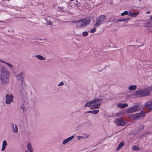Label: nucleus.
Wrapping results in <instances>:
<instances>
[{"mask_svg": "<svg viewBox=\"0 0 152 152\" xmlns=\"http://www.w3.org/2000/svg\"><path fill=\"white\" fill-rule=\"evenodd\" d=\"M9 73L7 69L4 66L2 67L1 69L0 80L3 84H6L9 82Z\"/></svg>", "mask_w": 152, "mask_h": 152, "instance_id": "obj_1", "label": "nucleus"}, {"mask_svg": "<svg viewBox=\"0 0 152 152\" xmlns=\"http://www.w3.org/2000/svg\"><path fill=\"white\" fill-rule=\"evenodd\" d=\"M91 22V19L89 18H85L80 20L78 21L77 26L80 28L86 26L89 24Z\"/></svg>", "mask_w": 152, "mask_h": 152, "instance_id": "obj_2", "label": "nucleus"}, {"mask_svg": "<svg viewBox=\"0 0 152 152\" xmlns=\"http://www.w3.org/2000/svg\"><path fill=\"white\" fill-rule=\"evenodd\" d=\"M141 105H135L132 107L128 108L126 112L127 113H132L140 110L142 108Z\"/></svg>", "mask_w": 152, "mask_h": 152, "instance_id": "obj_3", "label": "nucleus"}, {"mask_svg": "<svg viewBox=\"0 0 152 152\" xmlns=\"http://www.w3.org/2000/svg\"><path fill=\"white\" fill-rule=\"evenodd\" d=\"M102 101V99H95L90 102L86 103L85 105V107H88L96 105L97 104L100 103Z\"/></svg>", "mask_w": 152, "mask_h": 152, "instance_id": "obj_4", "label": "nucleus"}, {"mask_svg": "<svg viewBox=\"0 0 152 152\" xmlns=\"http://www.w3.org/2000/svg\"><path fill=\"white\" fill-rule=\"evenodd\" d=\"M105 18L106 16L104 15H101L99 16L96 19V22L95 24V26H99L104 21Z\"/></svg>", "mask_w": 152, "mask_h": 152, "instance_id": "obj_5", "label": "nucleus"}, {"mask_svg": "<svg viewBox=\"0 0 152 152\" xmlns=\"http://www.w3.org/2000/svg\"><path fill=\"white\" fill-rule=\"evenodd\" d=\"M134 115L135 120L140 119L141 118L144 116L145 113L142 111H141L140 113H137L134 114Z\"/></svg>", "mask_w": 152, "mask_h": 152, "instance_id": "obj_6", "label": "nucleus"}, {"mask_svg": "<svg viewBox=\"0 0 152 152\" xmlns=\"http://www.w3.org/2000/svg\"><path fill=\"white\" fill-rule=\"evenodd\" d=\"M115 123L119 126H124L126 125V123L122 118H117L115 120Z\"/></svg>", "mask_w": 152, "mask_h": 152, "instance_id": "obj_7", "label": "nucleus"}, {"mask_svg": "<svg viewBox=\"0 0 152 152\" xmlns=\"http://www.w3.org/2000/svg\"><path fill=\"white\" fill-rule=\"evenodd\" d=\"M5 103L7 104H10L11 102H13V96L12 94H7L5 96Z\"/></svg>", "mask_w": 152, "mask_h": 152, "instance_id": "obj_8", "label": "nucleus"}, {"mask_svg": "<svg viewBox=\"0 0 152 152\" xmlns=\"http://www.w3.org/2000/svg\"><path fill=\"white\" fill-rule=\"evenodd\" d=\"M24 73L23 72H21L18 74L17 76V80H20L22 81L24 79Z\"/></svg>", "mask_w": 152, "mask_h": 152, "instance_id": "obj_9", "label": "nucleus"}, {"mask_svg": "<svg viewBox=\"0 0 152 152\" xmlns=\"http://www.w3.org/2000/svg\"><path fill=\"white\" fill-rule=\"evenodd\" d=\"M27 150H26L25 152H33V148L31 142H28L27 144Z\"/></svg>", "mask_w": 152, "mask_h": 152, "instance_id": "obj_10", "label": "nucleus"}, {"mask_svg": "<svg viewBox=\"0 0 152 152\" xmlns=\"http://www.w3.org/2000/svg\"><path fill=\"white\" fill-rule=\"evenodd\" d=\"M74 135H72L71 137H69L67 138L64 140L63 142L62 143L64 145H65L69 141L72 140L74 137Z\"/></svg>", "mask_w": 152, "mask_h": 152, "instance_id": "obj_11", "label": "nucleus"}, {"mask_svg": "<svg viewBox=\"0 0 152 152\" xmlns=\"http://www.w3.org/2000/svg\"><path fill=\"white\" fill-rule=\"evenodd\" d=\"M146 107H148V108L150 110H152V100L149 102H147L145 104Z\"/></svg>", "mask_w": 152, "mask_h": 152, "instance_id": "obj_12", "label": "nucleus"}, {"mask_svg": "<svg viewBox=\"0 0 152 152\" xmlns=\"http://www.w3.org/2000/svg\"><path fill=\"white\" fill-rule=\"evenodd\" d=\"M11 125L12 126V131L14 133H17L18 132V129L17 126L15 125V126L13 123H11Z\"/></svg>", "mask_w": 152, "mask_h": 152, "instance_id": "obj_13", "label": "nucleus"}, {"mask_svg": "<svg viewBox=\"0 0 152 152\" xmlns=\"http://www.w3.org/2000/svg\"><path fill=\"white\" fill-rule=\"evenodd\" d=\"M142 91H139L135 92L134 94L137 97H142L143 96V93Z\"/></svg>", "mask_w": 152, "mask_h": 152, "instance_id": "obj_14", "label": "nucleus"}, {"mask_svg": "<svg viewBox=\"0 0 152 152\" xmlns=\"http://www.w3.org/2000/svg\"><path fill=\"white\" fill-rule=\"evenodd\" d=\"M101 104V103L97 104L95 105L91 106V107L90 109L91 110H94L95 109H97L99 108L100 107V105Z\"/></svg>", "mask_w": 152, "mask_h": 152, "instance_id": "obj_15", "label": "nucleus"}, {"mask_svg": "<svg viewBox=\"0 0 152 152\" xmlns=\"http://www.w3.org/2000/svg\"><path fill=\"white\" fill-rule=\"evenodd\" d=\"M7 145V142L6 140H4L2 142L1 151H4L6 148V147Z\"/></svg>", "mask_w": 152, "mask_h": 152, "instance_id": "obj_16", "label": "nucleus"}, {"mask_svg": "<svg viewBox=\"0 0 152 152\" xmlns=\"http://www.w3.org/2000/svg\"><path fill=\"white\" fill-rule=\"evenodd\" d=\"M117 106L120 108H124L127 107L128 106V105L127 103H126L124 104L122 103H119L117 104Z\"/></svg>", "mask_w": 152, "mask_h": 152, "instance_id": "obj_17", "label": "nucleus"}, {"mask_svg": "<svg viewBox=\"0 0 152 152\" xmlns=\"http://www.w3.org/2000/svg\"><path fill=\"white\" fill-rule=\"evenodd\" d=\"M139 14V12H129V16H131L132 17H135Z\"/></svg>", "mask_w": 152, "mask_h": 152, "instance_id": "obj_18", "label": "nucleus"}, {"mask_svg": "<svg viewBox=\"0 0 152 152\" xmlns=\"http://www.w3.org/2000/svg\"><path fill=\"white\" fill-rule=\"evenodd\" d=\"M90 125V123L88 121H86L83 124V127L85 128L89 127Z\"/></svg>", "mask_w": 152, "mask_h": 152, "instance_id": "obj_19", "label": "nucleus"}, {"mask_svg": "<svg viewBox=\"0 0 152 152\" xmlns=\"http://www.w3.org/2000/svg\"><path fill=\"white\" fill-rule=\"evenodd\" d=\"M137 88V86L136 85H131L129 86L128 89L130 91L135 90Z\"/></svg>", "mask_w": 152, "mask_h": 152, "instance_id": "obj_20", "label": "nucleus"}, {"mask_svg": "<svg viewBox=\"0 0 152 152\" xmlns=\"http://www.w3.org/2000/svg\"><path fill=\"white\" fill-rule=\"evenodd\" d=\"M99 110H94L93 111H88L87 112L88 113H93L94 114H96L99 113Z\"/></svg>", "mask_w": 152, "mask_h": 152, "instance_id": "obj_21", "label": "nucleus"}, {"mask_svg": "<svg viewBox=\"0 0 152 152\" xmlns=\"http://www.w3.org/2000/svg\"><path fill=\"white\" fill-rule=\"evenodd\" d=\"M143 96H147L150 94V92L149 91L145 90L143 91Z\"/></svg>", "mask_w": 152, "mask_h": 152, "instance_id": "obj_22", "label": "nucleus"}, {"mask_svg": "<svg viewBox=\"0 0 152 152\" xmlns=\"http://www.w3.org/2000/svg\"><path fill=\"white\" fill-rule=\"evenodd\" d=\"M36 57L40 60H43L45 59V58L44 57L40 55H37L36 56Z\"/></svg>", "mask_w": 152, "mask_h": 152, "instance_id": "obj_23", "label": "nucleus"}, {"mask_svg": "<svg viewBox=\"0 0 152 152\" xmlns=\"http://www.w3.org/2000/svg\"><path fill=\"white\" fill-rule=\"evenodd\" d=\"M124 143L123 142H121L119 145L118 146L117 148V150H119L124 145Z\"/></svg>", "mask_w": 152, "mask_h": 152, "instance_id": "obj_24", "label": "nucleus"}, {"mask_svg": "<svg viewBox=\"0 0 152 152\" xmlns=\"http://www.w3.org/2000/svg\"><path fill=\"white\" fill-rule=\"evenodd\" d=\"M132 150L134 151H139L140 150L139 148L136 146H133L132 148Z\"/></svg>", "mask_w": 152, "mask_h": 152, "instance_id": "obj_25", "label": "nucleus"}, {"mask_svg": "<svg viewBox=\"0 0 152 152\" xmlns=\"http://www.w3.org/2000/svg\"><path fill=\"white\" fill-rule=\"evenodd\" d=\"M144 128V126L143 124L140 125L139 126L138 130L140 131H142Z\"/></svg>", "mask_w": 152, "mask_h": 152, "instance_id": "obj_26", "label": "nucleus"}, {"mask_svg": "<svg viewBox=\"0 0 152 152\" xmlns=\"http://www.w3.org/2000/svg\"><path fill=\"white\" fill-rule=\"evenodd\" d=\"M129 12L127 11H124L123 12L121 13V15L122 16H123L125 15H129Z\"/></svg>", "mask_w": 152, "mask_h": 152, "instance_id": "obj_27", "label": "nucleus"}, {"mask_svg": "<svg viewBox=\"0 0 152 152\" xmlns=\"http://www.w3.org/2000/svg\"><path fill=\"white\" fill-rule=\"evenodd\" d=\"M134 114H131V115H129L128 116V117L129 118H131L133 120H135V118H134Z\"/></svg>", "mask_w": 152, "mask_h": 152, "instance_id": "obj_28", "label": "nucleus"}, {"mask_svg": "<svg viewBox=\"0 0 152 152\" xmlns=\"http://www.w3.org/2000/svg\"><path fill=\"white\" fill-rule=\"evenodd\" d=\"M52 19H53V18H51L50 19H49V20H46V23L48 25H51V21L52 20Z\"/></svg>", "mask_w": 152, "mask_h": 152, "instance_id": "obj_29", "label": "nucleus"}, {"mask_svg": "<svg viewBox=\"0 0 152 152\" xmlns=\"http://www.w3.org/2000/svg\"><path fill=\"white\" fill-rule=\"evenodd\" d=\"M82 35L84 37L87 36L88 35V33L87 31H84L82 33Z\"/></svg>", "mask_w": 152, "mask_h": 152, "instance_id": "obj_30", "label": "nucleus"}, {"mask_svg": "<svg viewBox=\"0 0 152 152\" xmlns=\"http://www.w3.org/2000/svg\"><path fill=\"white\" fill-rule=\"evenodd\" d=\"M67 6L68 7V10H70L72 8H74V7H73L72 5H70V3H67Z\"/></svg>", "mask_w": 152, "mask_h": 152, "instance_id": "obj_31", "label": "nucleus"}, {"mask_svg": "<svg viewBox=\"0 0 152 152\" xmlns=\"http://www.w3.org/2000/svg\"><path fill=\"white\" fill-rule=\"evenodd\" d=\"M6 64L10 68H12V65L10 63H6Z\"/></svg>", "mask_w": 152, "mask_h": 152, "instance_id": "obj_32", "label": "nucleus"}, {"mask_svg": "<svg viewBox=\"0 0 152 152\" xmlns=\"http://www.w3.org/2000/svg\"><path fill=\"white\" fill-rule=\"evenodd\" d=\"M85 137L82 136H77V139L78 140H80L84 138Z\"/></svg>", "mask_w": 152, "mask_h": 152, "instance_id": "obj_33", "label": "nucleus"}, {"mask_svg": "<svg viewBox=\"0 0 152 152\" xmlns=\"http://www.w3.org/2000/svg\"><path fill=\"white\" fill-rule=\"evenodd\" d=\"M151 23L150 22H148L145 25V26L147 27H151Z\"/></svg>", "mask_w": 152, "mask_h": 152, "instance_id": "obj_34", "label": "nucleus"}, {"mask_svg": "<svg viewBox=\"0 0 152 152\" xmlns=\"http://www.w3.org/2000/svg\"><path fill=\"white\" fill-rule=\"evenodd\" d=\"M96 29L95 28H94L91 30V33H93L95 32L96 31Z\"/></svg>", "mask_w": 152, "mask_h": 152, "instance_id": "obj_35", "label": "nucleus"}, {"mask_svg": "<svg viewBox=\"0 0 152 152\" xmlns=\"http://www.w3.org/2000/svg\"><path fill=\"white\" fill-rule=\"evenodd\" d=\"M126 19H119L117 20L118 22H121L122 21H125Z\"/></svg>", "mask_w": 152, "mask_h": 152, "instance_id": "obj_36", "label": "nucleus"}, {"mask_svg": "<svg viewBox=\"0 0 152 152\" xmlns=\"http://www.w3.org/2000/svg\"><path fill=\"white\" fill-rule=\"evenodd\" d=\"M64 83L63 82H61L58 85V86H62L64 84Z\"/></svg>", "mask_w": 152, "mask_h": 152, "instance_id": "obj_37", "label": "nucleus"}, {"mask_svg": "<svg viewBox=\"0 0 152 152\" xmlns=\"http://www.w3.org/2000/svg\"><path fill=\"white\" fill-rule=\"evenodd\" d=\"M76 3H77V7H79L80 6V3L79 2V4L78 3V1H76Z\"/></svg>", "mask_w": 152, "mask_h": 152, "instance_id": "obj_38", "label": "nucleus"}, {"mask_svg": "<svg viewBox=\"0 0 152 152\" xmlns=\"http://www.w3.org/2000/svg\"><path fill=\"white\" fill-rule=\"evenodd\" d=\"M148 89L150 91H152V87H149L148 88Z\"/></svg>", "mask_w": 152, "mask_h": 152, "instance_id": "obj_39", "label": "nucleus"}, {"mask_svg": "<svg viewBox=\"0 0 152 152\" xmlns=\"http://www.w3.org/2000/svg\"><path fill=\"white\" fill-rule=\"evenodd\" d=\"M150 19L152 21V15L150 16Z\"/></svg>", "mask_w": 152, "mask_h": 152, "instance_id": "obj_40", "label": "nucleus"}, {"mask_svg": "<svg viewBox=\"0 0 152 152\" xmlns=\"http://www.w3.org/2000/svg\"><path fill=\"white\" fill-rule=\"evenodd\" d=\"M0 61L2 62V63H4L5 64H6V62H5L4 61Z\"/></svg>", "mask_w": 152, "mask_h": 152, "instance_id": "obj_41", "label": "nucleus"}, {"mask_svg": "<svg viewBox=\"0 0 152 152\" xmlns=\"http://www.w3.org/2000/svg\"><path fill=\"white\" fill-rule=\"evenodd\" d=\"M20 108L21 109H24V107L23 106H21Z\"/></svg>", "mask_w": 152, "mask_h": 152, "instance_id": "obj_42", "label": "nucleus"}, {"mask_svg": "<svg viewBox=\"0 0 152 152\" xmlns=\"http://www.w3.org/2000/svg\"><path fill=\"white\" fill-rule=\"evenodd\" d=\"M147 13L148 14H150V12L149 11H148L147 12Z\"/></svg>", "mask_w": 152, "mask_h": 152, "instance_id": "obj_43", "label": "nucleus"}, {"mask_svg": "<svg viewBox=\"0 0 152 152\" xmlns=\"http://www.w3.org/2000/svg\"><path fill=\"white\" fill-rule=\"evenodd\" d=\"M89 134H88V135L86 136V137L85 138H87V137H89Z\"/></svg>", "mask_w": 152, "mask_h": 152, "instance_id": "obj_44", "label": "nucleus"}, {"mask_svg": "<svg viewBox=\"0 0 152 152\" xmlns=\"http://www.w3.org/2000/svg\"><path fill=\"white\" fill-rule=\"evenodd\" d=\"M71 0V1H74V0Z\"/></svg>", "mask_w": 152, "mask_h": 152, "instance_id": "obj_45", "label": "nucleus"}]
</instances>
